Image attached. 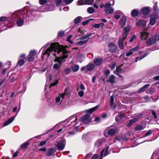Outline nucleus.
Masks as SVG:
<instances>
[{
  "instance_id": "f257e3e1",
  "label": "nucleus",
  "mask_w": 159,
  "mask_h": 159,
  "mask_svg": "<svg viewBox=\"0 0 159 159\" xmlns=\"http://www.w3.org/2000/svg\"><path fill=\"white\" fill-rule=\"evenodd\" d=\"M66 49V47L64 46L60 45L57 43H51L50 47L45 51V53L46 54H49L50 52L54 51L55 52H57L58 54L61 52V54L63 55V56L61 57H56L54 61L57 63L54 64L53 69H59L61 64L65 62L64 59L67 57V55H66L67 52L65 50Z\"/></svg>"
},
{
  "instance_id": "f03ea898",
  "label": "nucleus",
  "mask_w": 159,
  "mask_h": 159,
  "mask_svg": "<svg viewBox=\"0 0 159 159\" xmlns=\"http://www.w3.org/2000/svg\"><path fill=\"white\" fill-rule=\"evenodd\" d=\"M92 34L90 33L83 37H80L76 40L75 44L77 45L81 46L87 43L88 40L90 39V37L92 36Z\"/></svg>"
},
{
  "instance_id": "7ed1b4c3",
  "label": "nucleus",
  "mask_w": 159,
  "mask_h": 159,
  "mask_svg": "<svg viewBox=\"0 0 159 159\" xmlns=\"http://www.w3.org/2000/svg\"><path fill=\"white\" fill-rule=\"evenodd\" d=\"M158 41H159V35H155L149 38L146 41V43L148 46L152 45Z\"/></svg>"
},
{
  "instance_id": "20e7f679",
  "label": "nucleus",
  "mask_w": 159,
  "mask_h": 159,
  "mask_svg": "<svg viewBox=\"0 0 159 159\" xmlns=\"http://www.w3.org/2000/svg\"><path fill=\"white\" fill-rule=\"evenodd\" d=\"M80 120L83 121L85 124H88L91 120L90 115L88 114L84 115L80 118Z\"/></svg>"
},
{
  "instance_id": "39448f33",
  "label": "nucleus",
  "mask_w": 159,
  "mask_h": 159,
  "mask_svg": "<svg viewBox=\"0 0 159 159\" xmlns=\"http://www.w3.org/2000/svg\"><path fill=\"white\" fill-rule=\"evenodd\" d=\"M111 4L110 3H107L104 6V11L107 14H111L114 11V10L111 7Z\"/></svg>"
},
{
  "instance_id": "423d86ee",
  "label": "nucleus",
  "mask_w": 159,
  "mask_h": 159,
  "mask_svg": "<svg viewBox=\"0 0 159 159\" xmlns=\"http://www.w3.org/2000/svg\"><path fill=\"white\" fill-rule=\"evenodd\" d=\"M66 143V140L64 139H61L59 142L57 144L56 146L58 150H62L64 148Z\"/></svg>"
},
{
  "instance_id": "0eeeda50",
  "label": "nucleus",
  "mask_w": 159,
  "mask_h": 159,
  "mask_svg": "<svg viewBox=\"0 0 159 159\" xmlns=\"http://www.w3.org/2000/svg\"><path fill=\"white\" fill-rule=\"evenodd\" d=\"M37 53L35 51L32 50L30 52L29 54L27 56V58L29 61H33L35 58H37Z\"/></svg>"
},
{
  "instance_id": "6e6552de",
  "label": "nucleus",
  "mask_w": 159,
  "mask_h": 159,
  "mask_svg": "<svg viewBox=\"0 0 159 159\" xmlns=\"http://www.w3.org/2000/svg\"><path fill=\"white\" fill-rule=\"evenodd\" d=\"M116 131L117 130L116 128L114 129L111 128H108L105 131L104 134L105 136H106V134L107 133L109 135L113 136L115 134Z\"/></svg>"
},
{
  "instance_id": "1a4fd4ad",
  "label": "nucleus",
  "mask_w": 159,
  "mask_h": 159,
  "mask_svg": "<svg viewBox=\"0 0 159 159\" xmlns=\"http://www.w3.org/2000/svg\"><path fill=\"white\" fill-rule=\"evenodd\" d=\"M108 47L109 51L112 52H115L117 48L116 45L112 42L108 44Z\"/></svg>"
},
{
  "instance_id": "9d476101",
  "label": "nucleus",
  "mask_w": 159,
  "mask_h": 159,
  "mask_svg": "<svg viewBox=\"0 0 159 159\" xmlns=\"http://www.w3.org/2000/svg\"><path fill=\"white\" fill-rule=\"evenodd\" d=\"M142 113L138 114L137 115V118H133L130 120L129 122L127 125V126L128 127L130 126L132 124L134 123H135L138 121L139 120V119L140 117L142 115Z\"/></svg>"
},
{
  "instance_id": "9b49d317",
  "label": "nucleus",
  "mask_w": 159,
  "mask_h": 159,
  "mask_svg": "<svg viewBox=\"0 0 159 159\" xmlns=\"http://www.w3.org/2000/svg\"><path fill=\"white\" fill-rule=\"evenodd\" d=\"M158 18L157 15H152L150 16L149 24L151 25H154L156 22V20Z\"/></svg>"
},
{
  "instance_id": "f8f14e48",
  "label": "nucleus",
  "mask_w": 159,
  "mask_h": 159,
  "mask_svg": "<svg viewBox=\"0 0 159 159\" xmlns=\"http://www.w3.org/2000/svg\"><path fill=\"white\" fill-rule=\"evenodd\" d=\"M126 39H124L123 37H122V38H120L119 39L118 42V45L119 48L121 49H123L124 48V46L123 44L124 40Z\"/></svg>"
},
{
  "instance_id": "ddd939ff",
  "label": "nucleus",
  "mask_w": 159,
  "mask_h": 159,
  "mask_svg": "<svg viewBox=\"0 0 159 159\" xmlns=\"http://www.w3.org/2000/svg\"><path fill=\"white\" fill-rule=\"evenodd\" d=\"M20 108L17 111V113L16 114V116L14 117H11L9 119H8V120L5 122L3 124V126H6L10 123H11V122H12L14 120L15 117L16 116L18 113L19 112V110H20Z\"/></svg>"
},
{
  "instance_id": "4468645a",
  "label": "nucleus",
  "mask_w": 159,
  "mask_h": 159,
  "mask_svg": "<svg viewBox=\"0 0 159 159\" xmlns=\"http://www.w3.org/2000/svg\"><path fill=\"white\" fill-rule=\"evenodd\" d=\"M20 108L17 111V113L16 114V116L14 117H11L9 119H8V120L5 122L3 124V126H6L10 123H11V122H12L14 120L15 117L16 116L18 113L19 112V110H20Z\"/></svg>"
},
{
  "instance_id": "2eb2a0df",
  "label": "nucleus",
  "mask_w": 159,
  "mask_h": 159,
  "mask_svg": "<svg viewBox=\"0 0 159 159\" xmlns=\"http://www.w3.org/2000/svg\"><path fill=\"white\" fill-rule=\"evenodd\" d=\"M2 67V62H0V77L3 76L4 74L6 73L8 69V68H6L1 70V69Z\"/></svg>"
},
{
  "instance_id": "dca6fc26",
  "label": "nucleus",
  "mask_w": 159,
  "mask_h": 159,
  "mask_svg": "<svg viewBox=\"0 0 159 159\" xmlns=\"http://www.w3.org/2000/svg\"><path fill=\"white\" fill-rule=\"evenodd\" d=\"M56 151V148L55 147H52L49 149L46 153L47 156H50L53 154Z\"/></svg>"
},
{
  "instance_id": "f3484780",
  "label": "nucleus",
  "mask_w": 159,
  "mask_h": 159,
  "mask_svg": "<svg viewBox=\"0 0 159 159\" xmlns=\"http://www.w3.org/2000/svg\"><path fill=\"white\" fill-rule=\"evenodd\" d=\"M129 31L130 26L125 27L124 29L122 37H123L124 39H126Z\"/></svg>"
},
{
  "instance_id": "a211bd4d",
  "label": "nucleus",
  "mask_w": 159,
  "mask_h": 159,
  "mask_svg": "<svg viewBox=\"0 0 159 159\" xmlns=\"http://www.w3.org/2000/svg\"><path fill=\"white\" fill-rule=\"evenodd\" d=\"M141 38L142 40H146L148 37L149 33L145 31H144L141 33Z\"/></svg>"
},
{
  "instance_id": "6ab92c4d",
  "label": "nucleus",
  "mask_w": 159,
  "mask_h": 159,
  "mask_svg": "<svg viewBox=\"0 0 159 159\" xmlns=\"http://www.w3.org/2000/svg\"><path fill=\"white\" fill-rule=\"evenodd\" d=\"M103 61V58L101 57L97 58L94 60V63L97 66L100 65Z\"/></svg>"
},
{
  "instance_id": "aec40b11",
  "label": "nucleus",
  "mask_w": 159,
  "mask_h": 159,
  "mask_svg": "<svg viewBox=\"0 0 159 159\" xmlns=\"http://www.w3.org/2000/svg\"><path fill=\"white\" fill-rule=\"evenodd\" d=\"M121 67V66L119 67L117 66L116 72L115 73V74H116L119 77H121V75L120 74L123 71V70L120 68Z\"/></svg>"
},
{
  "instance_id": "412c9836",
  "label": "nucleus",
  "mask_w": 159,
  "mask_h": 159,
  "mask_svg": "<svg viewBox=\"0 0 159 159\" xmlns=\"http://www.w3.org/2000/svg\"><path fill=\"white\" fill-rule=\"evenodd\" d=\"M109 147H107L106 149H103L101 152V157H103L108 154V150Z\"/></svg>"
},
{
  "instance_id": "4be33fe9",
  "label": "nucleus",
  "mask_w": 159,
  "mask_h": 159,
  "mask_svg": "<svg viewBox=\"0 0 159 159\" xmlns=\"http://www.w3.org/2000/svg\"><path fill=\"white\" fill-rule=\"evenodd\" d=\"M116 77L113 75H111L109 77L108 79L107 80V82L111 84L115 82L116 81Z\"/></svg>"
},
{
  "instance_id": "5701e85b",
  "label": "nucleus",
  "mask_w": 159,
  "mask_h": 159,
  "mask_svg": "<svg viewBox=\"0 0 159 159\" xmlns=\"http://www.w3.org/2000/svg\"><path fill=\"white\" fill-rule=\"evenodd\" d=\"M141 11L143 15L148 14L150 11V9L147 7H144L141 9Z\"/></svg>"
},
{
  "instance_id": "b1692460",
  "label": "nucleus",
  "mask_w": 159,
  "mask_h": 159,
  "mask_svg": "<svg viewBox=\"0 0 159 159\" xmlns=\"http://www.w3.org/2000/svg\"><path fill=\"white\" fill-rule=\"evenodd\" d=\"M99 106L97 105L95 107H93L91 108H90L89 110H87L85 111L86 112L89 113L91 114L93 111H95L96 109L99 108Z\"/></svg>"
},
{
  "instance_id": "393cba45",
  "label": "nucleus",
  "mask_w": 159,
  "mask_h": 159,
  "mask_svg": "<svg viewBox=\"0 0 159 159\" xmlns=\"http://www.w3.org/2000/svg\"><path fill=\"white\" fill-rule=\"evenodd\" d=\"M24 23V19L20 17L19 18L17 19L16 21V23L18 26H22L23 25Z\"/></svg>"
},
{
  "instance_id": "a878e982",
  "label": "nucleus",
  "mask_w": 159,
  "mask_h": 159,
  "mask_svg": "<svg viewBox=\"0 0 159 159\" xmlns=\"http://www.w3.org/2000/svg\"><path fill=\"white\" fill-rule=\"evenodd\" d=\"M146 24L145 21L144 20H140L136 23V25L139 26H145Z\"/></svg>"
},
{
  "instance_id": "bb28decb",
  "label": "nucleus",
  "mask_w": 159,
  "mask_h": 159,
  "mask_svg": "<svg viewBox=\"0 0 159 159\" xmlns=\"http://www.w3.org/2000/svg\"><path fill=\"white\" fill-rule=\"evenodd\" d=\"M150 85L149 84H148L145 85L143 87L139 89L138 90L139 93H141L145 91L148 87L150 86Z\"/></svg>"
},
{
  "instance_id": "cd10ccee",
  "label": "nucleus",
  "mask_w": 159,
  "mask_h": 159,
  "mask_svg": "<svg viewBox=\"0 0 159 159\" xmlns=\"http://www.w3.org/2000/svg\"><path fill=\"white\" fill-rule=\"evenodd\" d=\"M103 143H104L103 140L101 139H98L95 143V147L98 148Z\"/></svg>"
},
{
  "instance_id": "c85d7f7f",
  "label": "nucleus",
  "mask_w": 159,
  "mask_h": 159,
  "mask_svg": "<svg viewBox=\"0 0 159 159\" xmlns=\"http://www.w3.org/2000/svg\"><path fill=\"white\" fill-rule=\"evenodd\" d=\"M126 20L125 18V17H123L121 18L120 20V23L122 27L125 25L126 24Z\"/></svg>"
},
{
  "instance_id": "c756f323",
  "label": "nucleus",
  "mask_w": 159,
  "mask_h": 159,
  "mask_svg": "<svg viewBox=\"0 0 159 159\" xmlns=\"http://www.w3.org/2000/svg\"><path fill=\"white\" fill-rule=\"evenodd\" d=\"M148 54V53L146 52L144 54V55H143L140 56L139 57H137L135 58V61L136 62H137L138 60V59L139 61L140 60L142 59L144 57H146Z\"/></svg>"
},
{
  "instance_id": "7c9ffc66",
  "label": "nucleus",
  "mask_w": 159,
  "mask_h": 159,
  "mask_svg": "<svg viewBox=\"0 0 159 159\" xmlns=\"http://www.w3.org/2000/svg\"><path fill=\"white\" fill-rule=\"evenodd\" d=\"M94 67V66L93 64H89L87 66V69L89 71L92 70Z\"/></svg>"
},
{
  "instance_id": "2f4dec72",
  "label": "nucleus",
  "mask_w": 159,
  "mask_h": 159,
  "mask_svg": "<svg viewBox=\"0 0 159 159\" xmlns=\"http://www.w3.org/2000/svg\"><path fill=\"white\" fill-rule=\"evenodd\" d=\"M79 67L78 65H73L71 67V70L73 72H76L79 69Z\"/></svg>"
},
{
  "instance_id": "473e14b6",
  "label": "nucleus",
  "mask_w": 159,
  "mask_h": 159,
  "mask_svg": "<svg viewBox=\"0 0 159 159\" xmlns=\"http://www.w3.org/2000/svg\"><path fill=\"white\" fill-rule=\"evenodd\" d=\"M123 115L122 114H119L115 118V120L116 121H119L122 120L124 118Z\"/></svg>"
},
{
  "instance_id": "72a5a7b5",
  "label": "nucleus",
  "mask_w": 159,
  "mask_h": 159,
  "mask_svg": "<svg viewBox=\"0 0 159 159\" xmlns=\"http://www.w3.org/2000/svg\"><path fill=\"white\" fill-rule=\"evenodd\" d=\"M131 14L132 16L135 17L137 16L138 14V12L136 10H133L132 11Z\"/></svg>"
},
{
  "instance_id": "f704fd0d",
  "label": "nucleus",
  "mask_w": 159,
  "mask_h": 159,
  "mask_svg": "<svg viewBox=\"0 0 159 159\" xmlns=\"http://www.w3.org/2000/svg\"><path fill=\"white\" fill-rule=\"evenodd\" d=\"M145 126H142L141 125H138L136 126L135 128V129L136 130H142L144 129Z\"/></svg>"
},
{
  "instance_id": "c9c22d12",
  "label": "nucleus",
  "mask_w": 159,
  "mask_h": 159,
  "mask_svg": "<svg viewBox=\"0 0 159 159\" xmlns=\"http://www.w3.org/2000/svg\"><path fill=\"white\" fill-rule=\"evenodd\" d=\"M77 4L78 5L86 4L85 0H79L77 2Z\"/></svg>"
},
{
  "instance_id": "e433bc0d",
  "label": "nucleus",
  "mask_w": 159,
  "mask_h": 159,
  "mask_svg": "<svg viewBox=\"0 0 159 159\" xmlns=\"http://www.w3.org/2000/svg\"><path fill=\"white\" fill-rule=\"evenodd\" d=\"M87 12L89 14H92L95 11V9L92 7H90L88 8Z\"/></svg>"
},
{
  "instance_id": "4c0bfd02",
  "label": "nucleus",
  "mask_w": 159,
  "mask_h": 159,
  "mask_svg": "<svg viewBox=\"0 0 159 159\" xmlns=\"http://www.w3.org/2000/svg\"><path fill=\"white\" fill-rule=\"evenodd\" d=\"M9 18L6 16H2L0 17V22L8 20Z\"/></svg>"
},
{
  "instance_id": "58836bf2",
  "label": "nucleus",
  "mask_w": 159,
  "mask_h": 159,
  "mask_svg": "<svg viewBox=\"0 0 159 159\" xmlns=\"http://www.w3.org/2000/svg\"><path fill=\"white\" fill-rule=\"evenodd\" d=\"M81 18V17L80 16H78L76 17L74 20L75 24L79 23L80 21Z\"/></svg>"
},
{
  "instance_id": "ea45409f",
  "label": "nucleus",
  "mask_w": 159,
  "mask_h": 159,
  "mask_svg": "<svg viewBox=\"0 0 159 159\" xmlns=\"http://www.w3.org/2000/svg\"><path fill=\"white\" fill-rule=\"evenodd\" d=\"M54 6L53 5H51L49 6V7L47 8V10L48 11H52L54 10Z\"/></svg>"
},
{
  "instance_id": "a19ab883",
  "label": "nucleus",
  "mask_w": 159,
  "mask_h": 159,
  "mask_svg": "<svg viewBox=\"0 0 159 159\" xmlns=\"http://www.w3.org/2000/svg\"><path fill=\"white\" fill-rule=\"evenodd\" d=\"M24 61L23 60H19L17 63V66H22L24 64Z\"/></svg>"
},
{
  "instance_id": "79ce46f5",
  "label": "nucleus",
  "mask_w": 159,
  "mask_h": 159,
  "mask_svg": "<svg viewBox=\"0 0 159 159\" xmlns=\"http://www.w3.org/2000/svg\"><path fill=\"white\" fill-rule=\"evenodd\" d=\"M77 120V117L75 116H73L70 117L69 119V121L72 123L73 121H75Z\"/></svg>"
},
{
  "instance_id": "37998d69",
  "label": "nucleus",
  "mask_w": 159,
  "mask_h": 159,
  "mask_svg": "<svg viewBox=\"0 0 159 159\" xmlns=\"http://www.w3.org/2000/svg\"><path fill=\"white\" fill-rule=\"evenodd\" d=\"M72 37V35H70L68 36L67 38V41L71 44H72L73 43V41L70 40Z\"/></svg>"
},
{
  "instance_id": "c03bdc74",
  "label": "nucleus",
  "mask_w": 159,
  "mask_h": 159,
  "mask_svg": "<svg viewBox=\"0 0 159 159\" xmlns=\"http://www.w3.org/2000/svg\"><path fill=\"white\" fill-rule=\"evenodd\" d=\"M74 0H63V2L66 4L69 5Z\"/></svg>"
},
{
  "instance_id": "a18cd8bd",
  "label": "nucleus",
  "mask_w": 159,
  "mask_h": 159,
  "mask_svg": "<svg viewBox=\"0 0 159 159\" xmlns=\"http://www.w3.org/2000/svg\"><path fill=\"white\" fill-rule=\"evenodd\" d=\"M56 4L57 6H58L61 5L62 0H56Z\"/></svg>"
},
{
  "instance_id": "49530a36",
  "label": "nucleus",
  "mask_w": 159,
  "mask_h": 159,
  "mask_svg": "<svg viewBox=\"0 0 159 159\" xmlns=\"http://www.w3.org/2000/svg\"><path fill=\"white\" fill-rule=\"evenodd\" d=\"M29 143L28 142H26L23 144L21 146V148H25Z\"/></svg>"
},
{
  "instance_id": "de8ad7c7",
  "label": "nucleus",
  "mask_w": 159,
  "mask_h": 159,
  "mask_svg": "<svg viewBox=\"0 0 159 159\" xmlns=\"http://www.w3.org/2000/svg\"><path fill=\"white\" fill-rule=\"evenodd\" d=\"M94 0H85L86 4L91 5L94 2Z\"/></svg>"
},
{
  "instance_id": "09e8293b",
  "label": "nucleus",
  "mask_w": 159,
  "mask_h": 159,
  "mask_svg": "<svg viewBox=\"0 0 159 159\" xmlns=\"http://www.w3.org/2000/svg\"><path fill=\"white\" fill-rule=\"evenodd\" d=\"M66 95V94L65 92L63 93L62 94H59V96L61 98V102L62 99L63 98H64L65 96Z\"/></svg>"
},
{
  "instance_id": "8fccbe9b",
  "label": "nucleus",
  "mask_w": 159,
  "mask_h": 159,
  "mask_svg": "<svg viewBox=\"0 0 159 159\" xmlns=\"http://www.w3.org/2000/svg\"><path fill=\"white\" fill-rule=\"evenodd\" d=\"M133 53L130 50H129V52H127L126 54V56L127 57H129L131 56Z\"/></svg>"
},
{
  "instance_id": "3c124183",
  "label": "nucleus",
  "mask_w": 159,
  "mask_h": 159,
  "mask_svg": "<svg viewBox=\"0 0 159 159\" xmlns=\"http://www.w3.org/2000/svg\"><path fill=\"white\" fill-rule=\"evenodd\" d=\"M116 63L115 62L112 63L109 66L111 69H113L116 66Z\"/></svg>"
},
{
  "instance_id": "603ef678",
  "label": "nucleus",
  "mask_w": 159,
  "mask_h": 159,
  "mask_svg": "<svg viewBox=\"0 0 159 159\" xmlns=\"http://www.w3.org/2000/svg\"><path fill=\"white\" fill-rule=\"evenodd\" d=\"M47 2V0H39V2L40 4L43 5L44 4L46 3Z\"/></svg>"
},
{
  "instance_id": "864d4df0",
  "label": "nucleus",
  "mask_w": 159,
  "mask_h": 159,
  "mask_svg": "<svg viewBox=\"0 0 159 159\" xmlns=\"http://www.w3.org/2000/svg\"><path fill=\"white\" fill-rule=\"evenodd\" d=\"M58 83V80H55V82L52 83L51 84L50 86L49 87V88H50L51 86H54L55 85H56Z\"/></svg>"
},
{
  "instance_id": "5fc2aeb1",
  "label": "nucleus",
  "mask_w": 159,
  "mask_h": 159,
  "mask_svg": "<svg viewBox=\"0 0 159 159\" xmlns=\"http://www.w3.org/2000/svg\"><path fill=\"white\" fill-rule=\"evenodd\" d=\"M139 48L138 47H136L133 48L130 50L132 51L133 53H134V52L138 51L139 50Z\"/></svg>"
},
{
  "instance_id": "6e6d98bb",
  "label": "nucleus",
  "mask_w": 159,
  "mask_h": 159,
  "mask_svg": "<svg viewBox=\"0 0 159 159\" xmlns=\"http://www.w3.org/2000/svg\"><path fill=\"white\" fill-rule=\"evenodd\" d=\"M114 102V97L113 96H112L111 97V99H110V103H111V106H112L113 105Z\"/></svg>"
},
{
  "instance_id": "4d7b16f0",
  "label": "nucleus",
  "mask_w": 159,
  "mask_h": 159,
  "mask_svg": "<svg viewBox=\"0 0 159 159\" xmlns=\"http://www.w3.org/2000/svg\"><path fill=\"white\" fill-rule=\"evenodd\" d=\"M94 28L99 29L100 26V25L99 24H96L93 25V26Z\"/></svg>"
},
{
  "instance_id": "13d9d810",
  "label": "nucleus",
  "mask_w": 159,
  "mask_h": 159,
  "mask_svg": "<svg viewBox=\"0 0 159 159\" xmlns=\"http://www.w3.org/2000/svg\"><path fill=\"white\" fill-rule=\"evenodd\" d=\"M152 134V131L151 130H149L145 134L144 137H146Z\"/></svg>"
},
{
  "instance_id": "bf43d9fd",
  "label": "nucleus",
  "mask_w": 159,
  "mask_h": 159,
  "mask_svg": "<svg viewBox=\"0 0 159 159\" xmlns=\"http://www.w3.org/2000/svg\"><path fill=\"white\" fill-rule=\"evenodd\" d=\"M64 32L62 31L59 32L58 33V35L60 37L63 36L64 35Z\"/></svg>"
},
{
  "instance_id": "052dcab7",
  "label": "nucleus",
  "mask_w": 159,
  "mask_h": 159,
  "mask_svg": "<svg viewBox=\"0 0 159 159\" xmlns=\"http://www.w3.org/2000/svg\"><path fill=\"white\" fill-rule=\"evenodd\" d=\"M78 93L80 97H83L84 94V92L82 91H80Z\"/></svg>"
},
{
  "instance_id": "680f3d73",
  "label": "nucleus",
  "mask_w": 159,
  "mask_h": 159,
  "mask_svg": "<svg viewBox=\"0 0 159 159\" xmlns=\"http://www.w3.org/2000/svg\"><path fill=\"white\" fill-rule=\"evenodd\" d=\"M152 114L153 116V117L155 119H156L157 118V116L155 111H152Z\"/></svg>"
},
{
  "instance_id": "e2e57ef3",
  "label": "nucleus",
  "mask_w": 159,
  "mask_h": 159,
  "mask_svg": "<svg viewBox=\"0 0 159 159\" xmlns=\"http://www.w3.org/2000/svg\"><path fill=\"white\" fill-rule=\"evenodd\" d=\"M61 97L59 96L56 98V101L57 102H59L61 100Z\"/></svg>"
},
{
  "instance_id": "0e129e2a",
  "label": "nucleus",
  "mask_w": 159,
  "mask_h": 159,
  "mask_svg": "<svg viewBox=\"0 0 159 159\" xmlns=\"http://www.w3.org/2000/svg\"><path fill=\"white\" fill-rule=\"evenodd\" d=\"M92 159H98V156L97 154H94L92 157Z\"/></svg>"
},
{
  "instance_id": "69168bd1",
  "label": "nucleus",
  "mask_w": 159,
  "mask_h": 159,
  "mask_svg": "<svg viewBox=\"0 0 159 159\" xmlns=\"http://www.w3.org/2000/svg\"><path fill=\"white\" fill-rule=\"evenodd\" d=\"M69 7L68 6L65 7L63 8V10L64 11H69Z\"/></svg>"
},
{
  "instance_id": "338daca9",
  "label": "nucleus",
  "mask_w": 159,
  "mask_h": 159,
  "mask_svg": "<svg viewBox=\"0 0 159 159\" xmlns=\"http://www.w3.org/2000/svg\"><path fill=\"white\" fill-rule=\"evenodd\" d=\"M136 37L134 35V36H133L131 38V39H130V40H129V41L130 42H132L134 40V39H135Z\"/></svg>"
},
{
  "instance_id": "774afa93",
  "label": "nucleus",
  "mask_w": 159,
  "mask_h": 159,
  "mask_svg": "<svg viewBox=\"0 0 159 159\" xmlns=\"http://www.w3.org/2000/svg\"><path fill=\"white\" fill-rule=\"evenodd\" d=\"M46 143V142L45 141H42L40 143V144L39 145V146H42L44 145Z\"/></svg>"
}]
</instances>
